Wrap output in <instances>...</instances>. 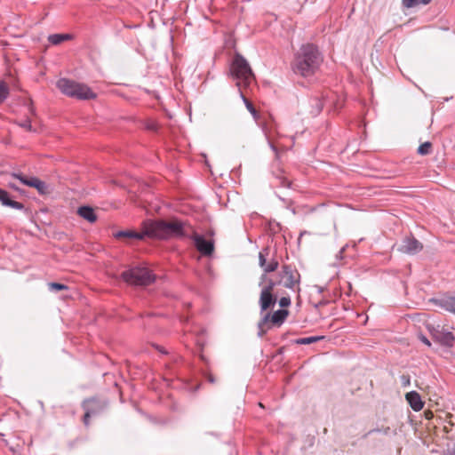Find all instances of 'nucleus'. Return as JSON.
I'll return each mask as SVG.
<instances>
[{
	"label": "nucleus",
	"mask_w": 455,
	"mask_h": 455,
	"mask_svg": "<svg viewBox=\"0 0 455 455\" xmlns=\"http://www.w3.org/2000/svg\"><path fill=\"white\" fill-rule=\"evenodd\" d=\"M321 61L318 47L314 44H304L294 53L291 69L295 74L307 77L318 70Z\"/></svg>",
	"instance_id": "f257e3e1"
},
{
	"label": "nucleus",
	"mask_w": 455,
	"mask_h": 455,
	"mask_svg": "<svg viewBox=\"0 0 455 455\" xmlns=\"http://www.w3.org/2000/svg\"><path fill=\"white\" fill-rule=\"evenodd\" d=\"M149 238L168 239L171 237H182L184 233V222L175 219L172 220H147Z\"/></svg>",
	"instance_id": "f03ea898"
},
{
	"label": "nucleus",
	"mask_w": 455,
	"mask_h": 455,
	"mask_svg": "<svg viewBox=\"0 0 455 455\" xmlns=\"http://www.w3.org/2000/svg\"><path fill=\"white\" fill-rule=\"evenodd\" d=\"M229 73L232 78L236 80L238 90L250 86L251 83L255 80V75L249 62L239 52H235L231 60Z\"/></svg>",
	"instance_id": "7ed1b4c3"
},
{
	"label": "nucleus",
	"mask_w": 455,
	"mask_h": 455,
	"mask_svg": "<svg viewBox=\"0 0 455 455\" xmlns=\"http://www.w3.org/2000/svg\"><path fill=\"white\" fill-rule=\"evenodd\" d=\"M56 87L66 96L79 100H90L97 98L95 93L87 84L69 78H60Z\"/></svg>",
	"instance_id": "20e7f679"
},
{
	"label": "nucleus",
	"mask_w": 455,
	"mask_h": 455,
	"mask_svg": "<svg viewBox=\"0 0 455 455\" xmlns=\"http://www.w3.org/2000/svg\"><path fill=\"white\" fill-rule=\"evenodd\" d=\"M122 278L133 285L146 286L156 281V275L147 267H135L122 273Z\"/></svg>",
	"instance_id": "39448f33"
},
{
	"label": "nucleus",
	"mask_w": 455,
	"mask_h": 455,
	"mask_svg": "<svg viewBox=\"0 0 455 455\" xmlns=\"http://www.w3.org/2000/svg\"><path fill=\"white\" fill-rule=\"evenodd\" d=\"M82 407L84 410L83 421L84 426L88 427L90 424V418L98 416L104 412L108 407V402L107 400L92 397L84 400L82 403Z\"/></svg>",
	"instance_id": "423d86ee"
},
{
	"label": "nucleus",
	"mask_w": 455,
	"mask_h": 455,
	"mask_svg": "<svg viewBox=\"0 0 455 455\" xmlns=\"http://www.w3.org/2000/svg\"><path fill=\"white\" fill-rule=\"evenodd\" d=\"M427 329L435 342L443 347H452L455 342L454 334L441 325L427 324Z\"/></svg>",
	"instance_id": "0eeeda50"
},
{
	"label": "nucleus",
	"mask_w": 455,
	"mask_h": 455,
	"mask_svg": "<svg viewBox=\"0 0 455 455\" xmlns=\"http://www.w3.org/2000/svg\"><path fill=\"white\" fill-rule=\"evenodd\" d=\"M12 176L19 180L21 184L36 188L41 196L49 195L52 191L51 185L36 177L27 176L23 172H12Z\"/></svg>",
	"instance_id": "6e6552de"
},
{
	"label": "nucleus",
	"mask_w": 455,
	"mask_h": 455,
	"mask_svg": "<svg viewBox=\"0 0 455 455\" xmlns=\"http://www.w3.org/2000/svg\"><path fill=\"white\" fill-rule=\"evenodd\" d=\"M278 279L281 285H283L285 288L293 289L299 283L300 275L294 267L283 265L282 270L278 273Z\"/></svg>",
	"instance_id": "1a4fd4ad"
},
{
	"label": "nucleus",
	"mask_w": 455,
	"mask_h": 455,
	"mask_svg": "<svg viewBox=\"0 0 455 455\" xmlns=\"http://www.w3.org/2000/svg\"><path fill=\"white\" fill-rule=\"evenodd\" d=\"M141 228L142 229L140 232L132 230V229L119 230V231L114 233L113 236L116 239H135V240H140V241L144 240L146 237L149 238V233H148V225H147V220H144L142 222Z\"/></svg>",
	"instance_id": "9d476101"
},
{
	"label": "nucleus",
	"mask_w": 455,
	"mask_h": 455,
	"mask_svg": "<svg viewBox=\"0 0 455 455\" xmlns=\"http://www.w3.org/2000/svg\"><path fill=\"white\" fill-rule=\"evenodd\" d=\"M422 249L423 244L413 235L403 237L397 248L399 251L409 255H415L421 251Z\"/></svg>",
	"instance_id": "9b49d317"
},
{
	"label": "nucleus",
	"mask_w": 455,
	"mask_h": 455,
	"mask_svg": "<svg viewBox=\"0 0 455 455\" xmlns=\"http://www.w3.org/2000/svg\"><path fill=\"white\" fill-rule=\"evenodd\" d=\"M192 239L194 241V244L196 248V250L203 255V256H212L214 251V242L213 240H207L205 237L202 235L195 234L192 236Z\"/></svg>",
	"instance_id": "f8f14e48"
},
{
	"label": "nucleus",
	"mask_w": 455,
	"mask_h": 455,
	"mask_svg": "<svg viewBox=\"0 0 455 455\" xmlns=\"http://www.w3.org/2000/svg\"><path fill=\"white\" fill-rule=\"evenodd\" d=\"M430 302L455 315V295L445 293L440 297L432 298Z\"/></svg>",
	"instance_id": "ddd939ff"
},
{
	"label": "nucleus",
	"mask_w": 455,
	"mask_h": 455,
	"mask_svg": "<svg viewBox=\"0 0 455 455\" xmlns=\"http://www.w3.org/2000/svg\"><path fill=\"white\" fill-rule=\"evenodd\" d=\"M0 204L4 207H10L15 210H24L25 205L12 199L10 193L0 188Z\"/></svg>",
	"instance_id": "4468645a"
},
{
	"label": "nucleus",
	"mask_w": 455,
	"mask_h": 455,
	"mask_svg": "<svg viewBox=\"0 0 455 455\" xmlns=\"http://www.w3.org/2000/svg\"><path fill=\"white\" fill-rule=\"evenodd\" d=\"M276 301L277 296L275 295L274 293L261 291L259 300L260 311L264 312L273 307L275 305Z\"/></svg>",
	"instance_id": "2eb2a0df"
},
{
	"label": "nucleus",
	"mask_w": 455,
	"mask_h": 455,
	"mask_svg": "<svg viewBox=\"0 0 455 455\" xmlns=\"http://www.w3.org/2000/svg\"><path fill=\"white\" fill-rule=\"evenodd\" d=\"M405 398L414 411H419L424 406V403L419 394L416 391H411L407 393Z\"/></svg>",
	"instance_id": "dca6fc26"
},
{
	"label": "nucleus",
	"mask_w": 455,
	"mask_h": 455,
	"mask_svg": "<svg viewBox=\"0 0 455 455\" xmlns=\"http://www.w3.org/2000/svg\"><path fill=\"white\" fill-rule=\"evenodd\" d=\"M77 214L90 223L97 220V215L92 206L82 205L77 209Z\"/></svg>",
	"instance_id": "f3484780"
},
{
	"label": "nucleus",
	"mask_w": 455,
	"mask_h": 455,
	"mask_svg": "<svg viewBox=\"0 0 455 455\" xmlns=\"http://www.w3.org/2000/svg\"><path fill=\"white\" fill-rule=\"evenodd\" d=\"M284 172H276L272 185L278 188H293L292 181L283 175Z\"/></svg>",
	"instance_id": "a211bd4d"
},
{
	"label": "nucleus",
	"mask_w": 455,
	"mask_h": 455,
	"mask_svg": "<svg viewBox=\"0 0 455 455\" xmlns=\"http://www.w3.org/2000/svg\"><path fill=\"white\" fill-rule=\"evenodd\" d=\"M289 311L284 308L278 309L271 315V323L280 326L287 318Z\"/></svg>",
	"instance_id": "6ab92c4d"
},
{
	"label": "nucleus",
	"mask_w": 455,
	"mask_h": 455,
	"mask_svg": "<svg viewBox=\"0 0 455 455\" xmlns=\"http://www.w3.org/2000/svg\"><path fill=\"white\" fill-rule=\"evenodd\" d=\"M73 35L68 33L52 34L48 36V41L53 45H59L65 41L71 40Z\"/></svg>",
	"instance_id": "aec40b11"
},
{
	"label": "nucleus",
	"mask_w": 455,
	"mask_h": 455,
	"mask_svg": "<svg viewBox=\"0 0 455 455\" xmlns=\"http://www.w3.org/2000/svg\"><path fill=\"white\" fill-rule=\"evenodd\" d=\"M273 252L269 246L264 247L259 253V265L263 269Z\"/></svg>",
	"instance_id": "412c9836"
},
{
	"label": "nucleus",
	"mask_w": 455,
	"mask_h": 455,
	"mask_svg": "<svg viewBox=\"0 0 455 455\" xmlns=\"http://www.w3.org/2000/svg\"><path fill=\"white\" fill-rule=\"evenodd\" d=\"M324 339V336H310L294 339L292 342L297 345H309Z\"/></svg>",
	"instance_id": "4be33fe9"
},
{
	"label": "nucleus",
	"mask_w": 455,
	"mask_h": 455,
	"mask_svg": "<svg viewBox=\"0 0 455 455\" xmlns=\"http://www.w3.org/2000/svg\"><path fill=\"white\" fill-rule=\"evenodd\" d=\"M275 251H274L272 253L271 258L269 259V261L264 267V268H263L264 272H266V273H272V272H275L277 269V267L279 266V262L275 258Z\"/></svg>",
	"instance_id": "5701e85b"
},
{
	"label": "nucleus",
	"mask_w": 455,
	"mask_h": 455,
	"mask_svg": "<svg viewBox=\"0 0 455 455\" xmlns=\"http://www.w3.org/2000/svg\"><path fill=\"white\" fill-rule=\"evenodd\" d=\"M432 0H402V5L404 8L411 9L419 4L427 5L431 3Z\"/></svg>",
	"instance_id": "b1692460"
},
{
	"label": "nucleus",
	"mask_w": 455,
	"mask_h": 455,
	"mask_svg": "<svg viewBox=\"0 0 455 455\" xmlns=\"http://www.w3.org/2000/svg\"><path fill=\"white\" fill-rule=\"evenodd\" d=\"M432 148H433L432 142L425 141L419 146V148L417 149V153L420 156H427V155L431 154Z\"/></svg>",
	"instance_id": "393cba45"
},
{
	"label": "nucleus",
	"mask_w": 455,
	"mask_h": 455,
	"mask_svg": "<svg viewBox=\"0 0 455 455\" xmlns=\"http://www.w3.org/2000/svg\"><path fill=\"white\" fill-rule=\"evenodd\" d=\"M10 93L7 84L4 81L0 82V105L7 99Z\"/></svg>",
	"instance_id": "a878e982"
},
{
	"label": "nucleus",
	"mask_w": 455,
	"mask_h": 455,
	"mask_svg": "<svg viewBox=\"0 0 455 455\" xmlns=\"http://www.w3.org/2000/svg\"><path fill=\"white\" fill-rule=\"evenodd\" d=\"M374 433H383L385 435H389L391 434V428L389 427H385L382 428L376 427L369 430L367 433L363 435V438H367L369 435Z\"/></svg>",
	"instance_id": "bb28decb"
},
{
	"label": "nucleus",
	"mask_w": 455,
	"mask_h": 455,
	"mask_svg": "<svg viewBox=\"0 0 455 455\" xmlns=\"http://www.w3.org/2000/svg\"><path fill=\"white\" fill-rule=\"evenodd\" d=\"M277 285H281L280 280L278 279V282H275V280L270 277L267 282V284L262 288L261 291L273 293L275 287Z\"/></svg>",
	"instance_id": "cd10ccee"
},
{
	"label": "nucleus",
	"mask_w": 455,
	"mask_h": 455,
	"mask_svg": "<svg viewBox=\"0 0 455 455\" xmlns=\"http://www.w3.org/2000/svg\"><path fill=\"white\" fill-rule=\"evenodd\" d=\"M239 92H240V95H241V98L243 99L247 109L251 112V115H253L254 116H256L257 112H256V109L254 108V106L252 105V103L244 96V94L243 93L242 90H239Z\"/></svg>",
	"instance_id": "c85d7f7f"
},
{
	"label": "nucleus",
	"mask_w": 455,
	"mask_h": 455,
	"mask_svg": "<svg viewBox=\"0 0 455 455\" xmlns=\"http://www.w3.org/2000/svg\"><path fill=\"white\" fill-rule=\"evenodd\" d=\"M48 285H49L50 291H60L68 289V286L66 284L60 283H56V282L49 283Z\"/></svg>",
	"instance_id": "c756f323"
},
{
	"label": "nucleus",
	"mask_w": 455,
	"mask_h": 455,
	"mask_svg": "<svg viewBox=\"0 0 455 455\" xmlns=\"http://www.w3.org/2000/svg\"><path fill=\"white\" fill-rule=\"evenodd\" d=\"M271 322V314L267 313L258 323V329L261 330L266 324Z\"/></svg>",
	"instance_id": "7c9ffc66"
},
{
	"label": "nucleus",
	"mask_w": 455,
	"mask_h": 455,
	"mask_svg": "<svg viewBox=\"0 0 455 455\" xmlns=\"http://www.w3.org/2000/svg\"><path fill=\"white\" fill-rule=\"evenodd\" d=\"M18 124L26 129L27 131L28 132H36V130L32 127L31 125V121L30 119L27 118L25 119L24 121L20 122V123H18Z\"/></svg>",
	"instance_id": "2f4dec72"
},
{
	"label": "nucleus",
	"mask_w": 455,
	"mask_h": 455,
	"mask_svg": "<svg viewBox=\"0 0 455 455\" xmlns=\"http://www.w3.org/2000/svg\"><path fill=\"white\" fill-rule=\"evenodd\" d=\"M8 188H10L11 189L14 190V191H17L19 194H20L21 196H27V191L21 188H20L16 183L14 182H9L8 183Z\"/></svg>",
	"instance_id": "473e14b6"
},
{
	"label": "nucleus",
	"mask_w": 455,
	"mask_h": 455,
	"mask_svg": "<svg viewBox=\"0 0 455 455\" xmlns=\"http://www.w3.org/2000/svg\"><path fill=\"white\" fill-rule=\"evenodd\" d=\"M445 455H455V442H448L444 451Z\"/></svg>",
	"instance_id": "72a5a7b5"
},
{
	"label": "nucleus",
	"mask_w": 455,
	"mask_h": 455,
	"mask_svg": "<svg viewBox=\"0 0 455 455\" xmlns=\"http://www.w3.org/2000/svg\"><path fill=\"white\" fill-rule=\"evenodd\" d=\"M279 305L281 307L284 308L291 305V298L290 297H282L279 299Z\"/></svg>",
	"instance_id": "f704fd0d"
},
{
	"label": "nucleus",
	"mask_w": 455,
	"mask_h": 455,
	"mask_svg": "<svg viewBox=\"0 0 455 455\" xmlns=\"http://www.w3.org/2000/svg\"><path fill=\"white\" fill-rule=\"evenodd\" d=\"M419 340L424 343L425 345H427V347H430L431 346V342L429 341V339L423 334H419Z\"/></svg>",
	"instance_id": "c9c22d12"
},
{
	"label": "nucleus",
	"mask_w": 455,
	"mask_h": 455,
	"mask_svg": "<svg viewBox=\"0 0 455 455\" xmlns=\"http://www.w3.org/2000/svg\"><path fill=\"white\" fill-rule=\"evenodd\" d=\"M270 277L267 276V273L263 272L259 278V285H262L263 283H267Z\"/></svg>",
	"instance_id": "e433bc0d"
},
{
	"label": "nucleus",
	"mask_w": 455,
	"mask_h": 455,
	"mask_svg": "<svg viewBox=\"0 0 455 455\" xmlns=\"http://www.w3.org/2000/svg\"><path fill=\"white\" fill-rule=\"evenodd\" d=\"M315 107H316V108H317V112L319 113V112H321V110L323 109V102H322L320 100H318V99H317V100H316Z\"/></svg>",
	"instance_id": "4c0bfd02"
},
{
	"label": "nucleus",
	"mask_w": 455,
	"mask_h": 455,
	"mask_svg": "<svg viewBox=\"0 0 455 455\" xmlns=\"http://www.w3.org/2000/svg\"><path fill=\"white\" fill-rule=\"evenodd\" d=\"M205 378H206V379H207L210 383H212V384H213V383H215V378L213 377V375H212V374H211V373H206V374H205Z\"/></svg>",
	"instance_id": "58836bf2"
},
{
	"label": "nucleus",
	"mask_w": 455,
	"mask_h": 455,
	"mask_svg": "<svg viewBox=\"0 0 455 455\" xmlns=\"http://www.w3.org/2000/svg\"><path fill=\"white\" fill-rule=\"evenodd\" d=\"M266 333H267V330H265L263 327V328H261V330L259 329L258 336L262 338Z\"/></svg>",
	"instance_id": "ea45409f"
},
{
	"label": "nucleus",
	"mask_w": 455,
	"mask_h": 455,
	"mask_svg": "<svg viewBox=\"0 0 455 455\" xmlns=\"http://www.w3.org/2000/svg\"><path fill=\"white\" fill-rule=\"evenodd\" d=\"M29 110H30L31 114H33V115L35 114V108L33 107V101L31 99H29Z\"/></svg>",
	"instance_id": "a19ab883"
},
{
	"label": "nucleus",
	"mask_w": 455,
	"mask_h": 455,
	"mask_svg": "<svg viewBox=\"0 0 455 455\" xmlns=\"http://www.w3.org/2000/svg\"><path fill=\"white\" fill-rule=\"evenodd\" d=\"M204 158V163H205V165L209 168V171H212V166L210 165L207 158H206V155H203Z\"/></svg>",
	"instance_id": "79ce46f5"
},
{
	"label": "nucleus",
	"mask_w": 455,
	"mask_h": 455,
	"mask_svg": "<svg viewBox=\"0 0 455 455\" xmlns=\"http://www.w3.org/2000/svg\"><path fill=\"white\" fill-rule=\"evenodd\" d=\"M283 351H284V347H280V348L278 349V354H280V355H281V354H283Z\"/></svg>",
	"instance_id": "37998d69"
},
{
	"label": "nucleus",
	"mask_w": 455,
	"mask_h": 455,
	"mask_svg": "<svg viewBox=\"0 0 455 455\" xmlns=\"http://www.w3.org/2000/svg\"><path fill=\"white\" fill-rule=\"evenodd\" d=\"M217 172H212L211 175L213 177L214 180L217 179V176L215 175Z\"/></svg>",
	"instance_id": "c03bdc74"
},
{
	"label": "nucleus",
	"mask_w": 455,
	"mask_h": 455,
	"mask_svg": "<svg viewBox=\"0 0 455 455\" xmlns=\"http://www.w3.org/2000/svg\"><path fill=\"white\" fill-rule=\"evenodd\" d=\"M156 347L157 349H159V351H161V352H162V354H165V353H166L165 351H164V350L160 349L158 346H156Z\"/></svg>",
	"instance_id": "a18cd8bd"
},
{
	"label": "nucleus",
	"mask_w": 455,
	"mask_h": 455,
	"mask_svg": "<svg viewBox=\"0 0 455 455\" xmlns=\"http://www.w3.org/2000/svg\"><path fill=\"white\" fill-rule=\"evenodd\" d=\"M240 168H241V165L239 166V168H237V169L234 168V169H232L231 171H232V172H235V171H240Z\"/></svg>",
	"instance_id": "49530a36"
},
{
	"label": "nucleus",
	"mask_w": 455,
	"mask_h": 455,
	"mask_svg": "<svg viewBox=\"0 0 455 455\" xmlns=\"http://www.w3.org/2000/svg\"><path fill=\"white\" fill-rule=\"evenodd\" d=\"M271 148H273V150H274V151H275V150H276V148H275V146H274V145H272V144H271Z\"/></svg>",
	"instance_id": "de8ad7c7"
},
{
	"label": "nucleus",
	"mask_w": 455,
	"mask_h": 455,
	"mask_svg": "<svg viewBox=\"0 0 455 455\" xmlns=\"http://www.w3.org/2000/svg\"><path fill=\"white\" fill-rule=\"evenodd\" d=\"M219 173V176L222 177L224 175L223 172H218Z\"/></svg>",
	"instance_id": "09e8293b"
},
{
	"label": "nucleus",
	"mask_w": 455,
	"mask_h": 455,
	"mask_svg": "<svg viewBox=\"0 0 455 455\" xmlns=\"http://www.w3.org/2000/svg\"><path fill=\"white\" fill-rule=\"evenodd\" d=\"M344 251H345V248H342V249L339 251V253L341 254Z\"/></svg>",
	"instance_id": "8fccbe9b"
},
{
	"label": "nucleus",
	"mask_w": 455,
	"mask_h": 455,
	"mask_svg": "<svg viewBox=\"0 0 455 455\" xmlns=\"http://www.w3.org/2000/svg\"><path fill=\"white\" fill-rule=\"evenodd\" d=\"M200 387V385H197L195 388V390H197Z\"/></svg>",
	"instance_id": "3c124183"
},
{
	"label": "nucleus",
	"mask_w": 455,
	"mask_h": 455,
	"mask_svg": "<svg viewBox=\"0 0 455 455\" xmlns=\"http://www.w3.org/2000/svg\"><path fill=\"white\" fill-rule=\"evenodd\" d=\"M201 359H202V360H204V361H205V358H204V355H201Z\"/></svg>",
	"instance_id": "603ef678"
}]
</instances>
